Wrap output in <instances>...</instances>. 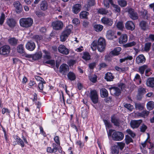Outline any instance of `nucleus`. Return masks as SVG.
Here are the masks:
<instances>
[{
	"label": "nucleus",
	"instance_id": "obj_1",
	"mask_svg": "<svg viewBox=\"0 0 154 154\" xmlns=\"http://www.w3.org/2000/svg\"><path fill=\"white\" fill-rule=\"evenodd\" d=\"M73 26L69 24L66 26L62 32L60 37V41L63 42L65 41L70 34L72 30Z\"/></svg>",
	"mask_w": 154,
	"mask_h": 154
},
{
	"label": "nucleus",
	"instance_id": "obj_2",
	"mask_svg": "<svg viewBox=\"0 0 154 154\" xmlns=\"http://www.w3.org/2000/svg\"><path fill=\"white\" fill-rule=\"evenodd\" d=\"M114 131L113 129H109L108 133V136L109 137L112 136V138L114 140L120 141L122 140L124 137L123 134L119 131H115L112 133Z\"/></svg>",
	"mask_w": 154,
	"mask_h": 154
},
{
	"label": "nucleus",
	"instance_id": "obj_3",
	"mask_svg": "<svg viewBox=\"0 0 154 154\" xmlns=\"http://www.w3.org/2000/svg\"><path fill=\"white\" fill-rule=\"evenodd\" d=\"M20 26L23 27L28 28L32 25L33 23V19L30 17L22 18L19 21Z\"/></svg>",
	"mask_w": 154,
	"mask_h": 154
},
{
	"label": "nucleus",
	"instance_id": "obj_4",
	"mask_svg": "<svg viewBox=\"0 0 154 154\" xmlns=\"http://www.w3.org/2000/svg\"><path fill=\"white\" fill-rule=\"evenodd\" d=\"M106 46V42L105 39L102 37L100 38L98 40L97 49L100 52L104 51Z\"/></svg>",
	"mask_w": 154,
	"mask_h": 154
},
{
	"label": "nucleus",
	"instance_id": "obj_5",
	"mask_svg": "<svg viewBox=\"0 0 154 154\" xmlns=\"http://www.w3.org/2000/svg\"><path fill=\"white\" fill-rule=\"evenodd\" d=\"M90 97L92 101L94 104H96L98 101V95L97 91L95 90H91L90 91Z\"/></svg>",
	"mask_w": 154,
	"mask_h": 154
},
{
	"label": "nucleus",
	"instance_id": "obj_6",
	"mask_svg": "<svg viewBox=\"0 0 154 154\" xmlns=\"http://www.w3.org/2000/svg\"><path fill=\"white\" fill-rule=\"evenodd\" d=\"M52 25L53 28L55 30H60L62 29L63 27V23L60 21H56L52 23Z\"/></svg>",
	"mask_w": 154,
	"mask_h": 154
},
{
	"label": "nucleus",
	"instance_id": "obj_7",
	"mask_svg": "<svg viewBox=\"0 0 154 154\" xmlns=\"http://www.w3.org/2000/svg\"><path fill=\"white\" fill-rule=\"evenodd\" d=\"M38 87L40 90V91L42 92L44 94H46L47 92H48L51 89V87L47 85L44 88L43 83H42V80H41V82L38 85Z\"/></svg>",
	"mask_w": 154,
	"mask_h": 154
},
{
	"label": "nucleus",
	"instance_id": "obj_8",
	"mask_svg": "<svg viewBox=\"0 0 154 154\" xmlns=\"http://www.w3.org/2000/svg\"><path fill=\"white\" fill-rule=\"evenodd\" d=\"M111 94L114 96H119L121 94V90L117 87H112L109 88Z\"/></svg>",
	"mask_w": 154,
	"mask_h": 154
},
{
	"label": "nucleus",
	"instance_id": "obj_9",
	"mask_svg": "<svg viewBox=\"0 0 154 154\" xmlns=\"http://www.w3.org/2000/svg\"><path fill=\"white\" fill-rule=\"evenodd\" d=\"M10 50V47L9 45H4L0 48V54L3 55H8L9 53Z\"/></svg>",
	"mask_w": 154,
	"mask_h": 154
},
{
	"label": "nucleus",
	"instance_id": "obj_10",
	"mask_svg": "<svg viewBox=\"0 0 154 154\" xmlns=\"http://www.w3.org/2000/svg\"><path fill=\"white\" fill-rule=\"evenodd\" d=\"M101 21L104 25L108 26H111L113 23L112 19L105 17L101 19Z\"/></svg>",
	"mask_w": 154,
	"mask_h": 154
},
{
	"label": "nucleus",
	"instance_id": "obj_11",
	"mask_svg": "<svg viewBox=\"0 0 154 154\" xmlns=\"http://www.w3.org/2000/svg\"><path fill=\"white\" fill-rule=\"evenodd\" d=\"M69 68L66 64H63L60 65L59 68V72L63 75H66L69 72Z\"/></svg>",
	"mask_w": 154,
	"mask_h": 154
},
{
	"label": "nucleus",
	"instance_id": "obj_12",
	"mask_svg": "<svg viewBox=\"0 0 154 154\" xmlns=\"http://www.w3.org/2000/svg\"><path fill=\"white\" fill-rule=\"evenodd\" d=\"M128 12L129 17L132 20H135L138 18V14L134 9L131 8L129 9Z\"/></svg>",
	"mask_w": 154,
	"mask_h": 154
},
{
	"label": "nucleus",
	"instance_id": "obj_13",
	"mask_svg": "<svg viewBox=\"0 0 154 154\" xmlns=\"http://www.w3.org/2000/svg\"><path fill=\"white\" fill-rule=\"evenodd\" d=\"M59 52L63 54L67 55L69 53V49L63 45H60L58 47Z\"/></svg>",
	"mask_w": 154,
	"mask_h": 154
},
{
	"label": "nucleus",
	"instance_id": "obj_14",
	"mask_svg": "<svg viewBox=\"0 0 154 154\" xmlns=\"http://www.w3.org/2000/svg\"><path fill=\"white\" fill-rule=\"evenodd\" d=\"M142 122L141 119L138 120H131L130 122V125L132 128L133 129L137 128Z\"/></svg>",
	"mask_w": 154,
	"mask_h": 154
},
{
	"label": "nucleus",
	"instance_id": "obj_15",
	"mask_svg": "<svg viewBox=\"0 0 154 154\" xmlns=\"http://www.w3.org/2000/svg\"><path fill=\"white\" fill-rule=\"evenodd\" d=\"M146 60V58L143 54H140L136 58V62L138 64L141 65L144 63Z\"/></svg>",
	"mask_w": 154,
	"mask_h": 154
},
{
	"label": "nucleus",
	"instance_id": "obj_16",
	"mask_svg": "<svg viewBox=\"0 0 154 154\" xmlns=\"http://www.w3.org/2000/svg\"><path fill=\"white\" fill-rule=\"evenodd\" d=\"M14 5L15 8L17 13L18 14L20 13L23 9L22 6L20 2L18 1L15 2L14 3Z\"/></svg>",
	"mask_w": 154,
	"mask_h": 154
},
{
	"label": "nucleus",
	"instance_id": "obj_17",
	"mask_svg": "<svg viewBox=\"0 0 154 154\" xmlns=\"http://www.w3.org/2000/svg\"><path fill=\"white\" fill-rule=\"evenodd\" d=\"M9 44L11 46H16L18 44V40L14 37L10 38L8 40Z\"/></svg>",
	"mask_w": 154,
	"mask_h": 154
},
{
	"label": "nucleus",
	"instance_id": "obj_18",
	"mask_svg": "<svg viewBox=\"0 0 154 154\" xmlns=\"http://www.w3.org/2000/svg\"><path fill=\"white\" fill-rule=\"evenodd\" d=\"M125 26L126 29L131 31L133 30L135 27L134 23L131 21H128L125 23Z\"/></svg>",
	"mask_w": 154,
	"mask_h": 154
},
{
	"label": "nucleus",
	"instance_id": "obj_19",
	"mask_svg": "<svg viewBox=\"0 0 154 154\" xmlns=\"http://www.w3.org/2000/svg\"><path fill=\"white\" fill-rule=\"evenodd\" d=\"M26 47L27 50L30 51H32L35 49V45L34 42L29 41L26 43Z\"/></svg>",
	"mask_w": 154,
	"mask_h": 154
},
{
	"label": "nucleus",
	"instance_id": "obj_20",
	"mask_svg": "<svg viewBox=\"0 0 154 154\" xmlns=\"http://www.w3.org/2000/svg\"><path fill=\"white\" fill-rule=\"evenodd\" d=\"M81 5L80 4H77L74 5L72 7V11L73 13L77 14L81 10Z\"/></svg>",
	"mask_w": 154,
	"mask_h": 154
},
{
	"label": "nucleus",
	"instance_id": "obj_21",
	"mask_svg": "<svg viewBox=\"0 0 154 154\" xmlns=\"http://www.w3.org/2000/svg\"><path fill=\"white\" fill-rule=\"evenodd\" d=\"M106 37L108 39H112L114 38H117L116 36L114 35V32L111 30L107 31Z\"/></svg>",
	"mask_w": 154,
	"mask_h": 154
},
{
	"label": "nucleus",
	"instance_id": "obj_22",
	"mask_svg": "<svg viewBox=\"0 0 154 154\" xmlns=\"http://www.w3.org/2000/svg\"><path fill=\"white\" fill-rule=\"evenodd\" d=\"M138 92L137 99L140 100L142 98V95L146 92L145 89L142 87H140L139 88Z\"/></svg>",
	"mask_w": 154,
	"mask_h": 154
},
{
	"label": "nucleus",
	"instance_id": "obj_23",
	"mask_svg": "<svg viewBox=\"0 0 154 154\" xmlns=\"http://www.w3.org/2000/svg\"><path fill=\"white\" fill-rule=\"evenodd\" d=\"M128 40V37L125 34L122 35L119 38V43L120 44H123L127 42Z\"/></svg>",
	"mask_w": 154,
	"mask_h": 154
},
{
	"label": "nucleus",
	"instance_id": "obj_24",
	"mask_svg": "<svg viewBox=\"0 0 154 154\" xmlns=\"http://www.w3.org/2000/svg\"><path fill=\"white\" fill-rule=\"evenodd\" d=\"M111 121L114 125L116 126H119L120 124V121L119 119L116 118L114 115L112 116Z\"/></svg>",
	"mask_w": 154,
	"mask_h": 154
},
{
	"label": "nucleus",
	"instance_id": "obj_25",
	"mask_svg": "<svg viewBox=\"0 0 154 154\" xmlns=\"http://www.w3.org/2000/svg\"><path fill=\"white\" fill-rule=\"evenodd\" d=\"M101 97L102 98H104L108 97V93L107 90L104 88H101L100 90Z\"/></svg>",
	"mask_w": 154,
	"mask_h": 154
},
{
	"label": "nucleus",
	"instance_id": "obj_26",
	"mask_svg": "<svg viewBox=\"0 0 154 154\" xmlns=\"http://www.w3.org/2000/svg\"><path fill=\"white\" fill-rule=\"evenodd\" d=\"M7 23L10 27L13 28L15 26L16 22L14 19L11 18L7 20Z\"/></svg>",
	"mask_w": 154,
	"mask_h": 154
},
{
	"label": "nucleus",
	"instance_id": "obj_27",
	"mask_svg": "<svg viewBox=\"0 0 154 154\" xmlns=\"http://www.w3.org/2000/svg\"><path fill=\"white\" fill-rule=\"evenodd\" d=\"M48 5L46 1H42L40 5V9L42 10L45 11L48 9Z\"/></svg>",
	"mask_w": 154,
	"mask_h": 154
},
{
	"label": "nucleus",
	"instance_id": "obj_28",
	"mask_svg": "<svg viewBox=\"0 0 154 154\" xmlns=\"http://www.w3.org/2000/svg\"><path fill=\"white\" fill-rule=\"evenodd\" d=\"M147 86L153 88L154 87V78H149L146 82Z\"/></svg>",
	"mask_w": 154,
	"mask_h": 154
},
{
	"label": "nucleus",
	"instance_id": "obj_29",
	"mask_svg": "<svg viewBox=\"0 0 154 154\" xmlns=\"http://www.w3.org/2000/svg\"><path fill=\"white\" fill-rule=\"evenodd\" d=\"M94 30L97 32H99L102 31L103 28V26L100 24H96L93 25Z\"/></svg>",
	"mask_w": 154,
	"mask_h": 154
},
{
	"label": "nucleus",
	"instance_id": "obj_30",
	"mask_svg": "<svg viewBox=\"0 0 154 154\" xmlns=\"http://www.w3.org/2000/svg\"><path fill=\"white\" fill-rule=\"evenodd\" d=\"M87 4L85 5L86 10L87 11L89 10V8L90 7L94 6L95 4L94 0H87Z\"/></svg>",
	"mask_w": 154,
	"mask_h": 154
},
{
	"label": "nucleus",
	"instance_id": "obj_31",
	"mask_svg": "<svg viewBox=\"0 0 154 154\" xmlns=\"http://www.w3.org/2000/svg\"><path fill=\"white\" fill-rule=\"evenodd\" d=\"M89 15V13L86 11H82L79 14L80 18L81 19H88V16Z\"/></svg>",
	"mask_w": 154,
	"mask_h": 154
},
{
	"label": "nucleus",
	"instance_id": "obj_32",
	"mask_svg": "<svg viewBox=\"0 0 154 154\" xmlns=\"http://www.w3.org/2000/svg\"><path fill=\"white\" fill-rule=\"evenodd\" d=\"M139 26L141 28L144 30H146L148 28L147 22L144 20L141 21L139 23Z\"/></svg>",
	"mask_w": 154,
	"mask_h": 154
},
{
	"label": "nucleus",
	"instance_id": "obj_33",
	"mask_svg": "<svg viewBox=\"0 0 154 154\" xmlns=\"http://www.w3.org/2000/svg\"><path fill=\"white\" fill-rule=\"evenodd\" d=\"M114 79V76L112 73L110 72H107L106 74L105 79L107 81H112Z\"/></svg>",
	"mask_w": 154,
	"mask_h": 154
},
{
	"label": "nucleus",
	"instance_id": "obj_34",
	"mask_svg": "<svg viewBox=\"0 0 154 154\" xmlns=\"http://www.w3.org/2000/svg\"><path fill=\"white\" fill-rule=\"evenodd\" d=\"M149 113V112L146 110L143 111L141 112H138L137 113V116L142 117L145 118L148 116Z\"/></svg>",
	"mask_w": 154,
	"mask_h": 154
},
{
	"label": "nucleus",
	"instance_id": "obj_35",
	"mask_svg": "<svg viewBox=\"0 0 154 154\" xmlns=\"http://www.w3.org/2000/svg\"><path fill=\"white\" fill-rule=\"evenodd\" d=\"M121 50V48L118 47L115 48L113 51H112L110 54L113 55H117L119 54V52Z\"/></svg>",
	"mask_w": 154,
	"mask_h": 154
},
{
	"label": "nucleus",
	"instance_id": "obj_36",
	"mask_svg": "<svg viewBox=\"0 0 154 154\" xmlns=\"http://www.w3.org/2000/svg\"><path fill=\"white\" fill-rule=\"evenodd\" d=\"M135 107L136 109L142 110L144 109V105L143 103H135Z\"/></svg>",
	"mask_w": 154,
	"mask_h": 154
},
{
	"label": "nucleus",
	"instance_id": "obj_37",
	"mask_svg": "<svg viewBox=\"0 0 154 154\" xmlns=\"http://www.w3.org/2000/svg\"><path fill=\"white\" fill-rule=\"evenodd\" d=\"M42 56V53L41 52H38L32 55V59L34 60H37L40 59Z\"/></svg>",
	"mask_w": 154,
	"mask_h": 154
},
{
	"label": "nucleus",
	"instance_id": "obj_38",
	"mask_svg": "<svg viewBox=\"0 0 154 154\" xmlns=\"http://www.w3.org/2000/svg\"><path fill=\"white\" fill-rule=\"evenodd\" d=\"M17 52L19 53L22 54L24 52V48L23 44L18 45L17 48Z\"/></svg>",
	"mask_w": 154,
	"mask_h": 154
},
{
	"label": "nucleus",
	"instance_id": "obj_39",
	"mask_svg": "<svg viewBox=\"0 0 154 154\" xmlns=\"http://www.w3.org/2000/svg\"><path fill=\"white\" fill-rule=\"evenodd\" d=\"M97 13L102 15H106L109 13L107 10L103 8H100L97 9Z\"/></svg>",
	"mask_w": 154,
	"mask_h": 154
},
{
	"label": "nucleus",
	"instance_id": "obj_40",
	"mask_svg": "<svg viewBox=\"0 0 154 154\" xmlns=\"http://www.w3.org/2000/svg\"><path fill=\"white\" fill-rule=\"evenodd\" d=\"M67 77L71 81L75 80L76 79V76L75 74L72 72H70L68 73Z\"/></svg>",
	"mask_w": 154,
	"mask_h": 154
},
{
	"label": "nucleus",
	"instance_id": "obj_41",
	"mask_svg": "<svg viewBox=\"0 0 154 154\" xmlns=\"http://www.w3.org/2000/svg\"><path fill=\"white\" fill-rule=\"evenodd\" d=\"M148 67V66L147 65H144L139 67L138 70L139 72L141 74H143L144 73L145 70Z\"/></svg>",
	"mask_w": 154,
	"mask_h": 154
},
{
	"label": "nucleus",
	"instance_id": "obj_42",
	"mask_svg": "<svg viewBox=\"0 0 154 154\" xmlns=\"http://www.w3.org/2000/svg\"><path fill=\"white\" fill-rule=\"evenodd\" d=\"M43 51L45 53L43 56L44 58L45 59L49 60L51 58V57L49 52L45 50Z\"/></svg>",
	"mask_w": 154,
	"mask_h": 154
},
{
	"label": "nucleus",
	"instance_id": "obj_43",
	"mask_svg": "<svg viewBox=\"0 0 154 154\" xmlns=\"http://www.w3.org/2000/svg\"><path fill=\"white\" fill-rule=\"evenodd\" d=\"M113 2L112 0H104L103 3L104 6L106 8H109V3L112 5Z\"/></svg>",
	"mask_w": 154,
	"mask_h": 154
},
{
	"label": "nucleus",
	"instance_id": "obj_44",
	"mask_svg": "<svg viewBox=\"0 0 154 154\" xmlns=\"http://www.w3.org/2000/svg\"><path fill=\"white\" fill-rule=\"evenodd\" d=\"M118 4L122 7H125L127 5V2L125 0H119L118 1Z\"/></svg>",
	"mask_w": 154,
	"mask_h": 154
},
{
	"label": "nucleus",
	"instance_id": "obj_45",
	"mask_svg": "<svg viewBox=\"0 0 154 154\" xmlns=\"http://www.w3.org/2000/svg\"><path fill=\"white\" fill-rule=\"evenodd\" d=\"M147 107L148 110H152L154 108V103L151 101L149 102L147 104Z\"/></svg>",
	"mask_w": 154,
	"mask_h": 154
},
{
	"label": "nucleus",
	"instance_id": "obj_46",
	"mask_svg": "<svg viewBox=\"0 0 154 154\" xmlns=\"http://www.w3.org/2000/svg\"><path fill=\"white\" fill-rule=\"evenodd\" d=\"M36 15L39 17H43L45 16V13L41 10L37 11L35 12Z\"/></svg>",
	"mask_w": 154,
	"mask_h": 154
},
{
	"label": "nucleus",
	"instance_id": "obj_47",
	"mask_svg": "<svg viewBox=\"0 0 154 154\" xmlns=\"http://www.w3.org/2000/svg\"><path fill=\"white\" fill-rule=\"evenodd\" d=\"M136 45V43L135 42H132L124 45L123 46L125 48L131 47L135 45Z\"/></svg>",
	"mask_w": 154,
	"mask_h": 154
},
{
	"label": "nucleus",
	"instance_id": "obj_48",
	"mask_svg": "<svg viewBox=\"0 0 154 154\" xmlns=\"http://www.w3.org/2000/svg\"><path fill=\"white\" fill-rule=\"evenodd\" d=\"M15 137L16 138L15 139L17 141V143H19L22 147H24V144L23 141L17 136H16Z\"/></svg>",
	"mask_w": 154,
	"mask_h": 154
},
{
	"label": "nucleus",
	"instance_id": "obj_49",
	"mask_svg": "<svg viewBox=\"0 0 154 154\" xmlns=\"http://www.w3.org/2000/svg\"><path fill=\"white\" fill-rule=\"evenodd\" d=\"M90 80L93 83H95L97 81V76L95 75H93L89 76Z\"/></svg>",
	"mask_w": 154,
	"mask_h": 154
},
{
	"label": "nucleus",
	"instance_id": "obj_50",
	"mask_svg": "<svg viewBox=\"0 0 154 154\" xmlns=\"http://www.w3.org/2000/svg\"><path fill=\"white\" fill-rule=\"evenodd\" d=\"M82 58L86 60H89L90 59V56L88 52L84 53Z\"/></svg>",
	"mask_w": 154,
	"mask_h": 154
},
{
	"label": "nucleus",
	"instance_id": "obj_51",
	"mask_svg": "<svg viewBox=\"0 0 154 154\" xmlns=\"http://www.w3.org/2000/svg\"><path fill=\"white\" fill-rule=\"evenodd\" d=\"M151 45V42H149L146 43L145 45L144 50L146 51H149L150 49Z\"/></svg>",
	"mask_w": 154,
	"mask_h": 154
},
{
	"label": "nucleus",
	"instance_id": "obj_52",
	"mask_svg": "<svg viewBox=\"0 0 154 154\" xmlns=\"http://www.w3.org/2000/svg\"><path fill=\"white\" fill-rule=\"evenodd\" d=\"M72 22L75 26H78L79 24L80 21L79 19L75 18L72 20Z\"/></svg>",
	"mask_w": 154,
	"mask_h": 154
},
{
	"label": "nucleus",
	"instance_id": "obj_53",
	"mask_svg": "<svg viewBox=\"0 0 154 154\" xmlns=\"http://www.w3.org/2000/svg\"><path fill=\"white\" fill-rule=\"evenodd\" d=\"M97 45V41H94L91 44V47L93 51H95L96 50Z\"/></svg>",
	"mask_w": 154,
	"mask_h": 154
},
{
	"label": "nucleus",
	"instance_id": "obj_54",
	"mask_svg": "<svg viewBox=\"0 0 154 154\" xmlns=\"http://www.w3.org/2000/svg\"><path fill=\"white\" fill-rule=\"evenodd\" d=\"M112 154H118L119 150L117 146H113L112 148Z\"/></svg>",
	"mask_w": 154,
	"mask_h": 154
},
{
	"label": "nucleus",
	"instance_id": "obj_55",
	"mask_svg": "<svg viewBox=\"0 0 154 154\" xmlns=\"http://www.w3.org/2000/svg\"><path fill=\"white\" fill-rule=\"evenodd\" d=\"M112 5L114 8V10L116 12H119L120 11V8L118 5L114 4L113 2Z\"/></svg>",
	"mask_w": 154,
	"mask_h": 154
},
{
	"label": "nucleus",
	"instance_id": "obj_56",
	"mask_svg": "<svg viewBox=\"0 0 154 154\" xmlns=\"http://www.w3.org/2000/svg\"><path fill=\"white\" fill-rule=\"evenodd\" d=\"M60 145H58V144L54 143L52 144V146L53 147V152H56L58 149L59 148V147H60Z\"/></svg>",
	"mask_w": 154,
	"mask_h": 154
},
{
	"label": "nucleus",
	"instance_id": "obj_57",
	"mask_svg": "<svg viewBox=\"0 0 154 154\" xmlns=\"http://www.w3.org/2000/svg\"><path fill=\"white\" fill-rule=\"evenodd\" d=\"M147 128V126L144 124H143L140 128V131L142 132H144Z\"/></svg>",
	"mask_w": 154,
	"mask_h": 154
},
{
	"label": "nucleus",
	"instance_id": "obj_58",
	"mask_svg": "<svg viewBox=\"0 0 154 154\" xmlns=\"http://www.w3.org/2000/svg\"><path fill=\"white\" fill-rule=\"evenodd\" d=\"M117 28L120 30H122L124 28V26L123 22H118L116 25Z\"/></svg>",
	"mask_w": 154,
	"mask_h": 154
},
{
	"label": "nucleus",
	"instance_id": "obj_59",
	"mask_svg": "<svg viewBox=\"0 0 154 154\" xmlns=\"http://www.w3.org/2000/svg\"><path fill=\"white\" fill-rule=\"evenodd\" d=\"M133 140L132 138L128 135L125 136V142L127 144H128L130 142H132Z\"/></svg>",
	"mask_w": 154,
	"mask_h": 154
},
{
	"label": "nucleus",
	"instance_id": "obj_60",
	"mask_svg": "<svg viewBox=\"0 0 154 154\" xmlns=\"http://www.w3.org/2000/svg\"><path fill=\"white\" fill-rule=\"evenodd\" d=\"M125 107L129 110L130 111H132L133 109V106L130 104L126 103L124 105Z\"/></svg>",
	"mask_w": 154,
	"mask_h": 154
},
{
	"label": "nucleus",
	"instance_id": "obj_61",
	"mask_svg": "<svg viewBox=\"0 0 154 154\" xmlns=\"http://www.w3.org/2000/svg\"><path fill=\"white\" fill-rule=\"evenodd\" d=\"M115 69L116 70L119 72H125L126 70V68H121L118 66H115Z\"/></svg>",
	"mask_w": 154,
	"mask_h": 154
},
{
	"label": "nucleus",
	"instance_id": "obj_62",
	"mask_svg": "<svg viewBox=\"0 0 154 154\" xmlns=\"http://www.w3.org/2000/svg\"><path fill=\"white\" fill-rule=\"evenodd\" d=\"M5 15L4 13H2L1 14V16L0 17V24L2 25L5 19Z\"/></svg>",
	"mask_w": 154,
	"mask_h": 154
},
{
	"label": "nucleus",
	"instance_id": "obj_63",
	"mask_svg": "<svg viewBox=\"0 0 154 154\" xmlns=\"http://www.w3.org/2000/svg\"><path fill=\"white\" fill-rule=\"evenodd\" d=\"M32 38L37 42H38V41H40L42 39V37L41 36H39L38 35H36L33 36Z\"/></svg>",
	"mask_w": 154,
	"mask_h": 154
},
{
	"label": "nucleus",
	"instance_id": "obj_64",
	"mask_svg": "<svg viewBox=\"0 0 154 154\" xmlns=\"http://www.w3.org/2000/svg\"><path fill=\"white\" fill-rule=\"evenodd\" d=\"M103 122L106 127H107L109 128L111 127L112 125L109 121L107 120L104 119Z\"/></svg>",
	"mask_w": 154,
	"mask_h": 154
}]
</instances>
